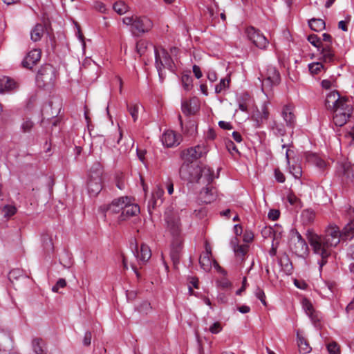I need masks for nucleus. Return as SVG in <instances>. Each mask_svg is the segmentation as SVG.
<instances>
[{"instance_id":"nucleus-39","label":"nucleus","mask_w":354,"mask_h":354,"mask_svg":"<svg viewBox=\"0 0 354 354\" xmlns=\"http://www.w3.org/2000/svg\"><path fill=\"white\" fill-rule=\"evenodd\" d=\"M344 235L346 239H351L354 236V219L351 221L343 230Z\"/></svg>"},{"instance_id":"nucleus-26","label":"nucleus","mask_w":354,"mask_h":354,"mask_svg":"<svg viewBox=\"0 0 354 354\" xmlns=\"http://www.w3.org/2000/svg\"><path fill=\"white\" fill-rule=\"evenodd\" d=\"M215 192L212 187L203 188L198 195V201L205 204L212 203L215 200Z\"/></svg>"},{"instance_id":"nucleus-15","label":"nucleus","mask_w":354,"mask_h":354,"mask_svg":"<svg viewBox=\"0 0 354 354\" xmlns=\"http://www.w3.org/2000/svg\"><path fill=\"white\" fill-rule=\"evenodd\" d=\"M125 197H120L113 200L111 203L108 205H103L100 207V209L106 214L111 215L118 214L120 212H122L123 206L124 205Z\"/></svg>"},{"instance_id":"nucleus-33","label":"nucleus","mask_w":354,"mask_h":354,"mask_svg":"<svg viewBox=\"0 0 354 354\" xmlns=\"http://www.w3.org/2000/svg\"><path fill=\"white\" fill-rule=\"evenodd\" d=\"M301 217L304 224H309L314 221L315 213L313 209H306L302 211Z\"/></svg>"},{"instance_id":"nucleus-21","label":"nucleus","mask_w":354,"mask_h":354,"mask_svg":"<svg viewBox=\"0 0 354 354\" xmlns=\"http://www.w3.org/2000/svg\"><path fill=\"white\" fill-rule=\"evenodd\" d=\"M163 194L164 189L160 186H156L152 192L151 198L149 200L148 203V207L149 209H154L157 206L160 205L163 202Z\"/></svg>"},{"instance_id":"nucleus-43","label":"nucleus","mask_w":354,"mask_h":354,"mask_svg":"<svg viewBox=\"0 0 354 354\" xmlns=\"http://www.w3.org/2000/svg\"><path fill=\"white\" fill-rule=\"evenodd\" d=\"M308 41L315 47L317 48L318 50H320L322 45V39L317 35L312 34L308 37Z\"/></svg>"},{"instance_id":"nucleus-40","label":"nucleus","mask_w":354,"mask_h":354,"mask_svg":"<svg viewBox=\"0 0 354 354\" xmlns=\"http://www.w3.org/2000/svg\"><path fill=\"white\" fill-rule=\"evenodd\" d=\"M297 344L299 348V350L304 353H309L310 351V347L307 343L306 340L302 337H298L297 338Z\"/></svg>"},{"instance_id":"nucleus-58","label":"nucleus","mask_w":354,"mask_h":354,"mask_svg":"<svg viewBox=\"0 0 354 354\" xmlns=\"http://www.w3.org/2000/svg\"><path fill=\"white\" fill-rule=\"evenodd\" d=\"M91 337H92L91 333L89 331L86 332L84 334V339H83L84 345L89 346L91 342Z\"/></svg>"},{"instance_id":"nucleus-19","label":"nucleus","mask_w":354,"mask_h":354,"mask_svg":"<svg viewBox=\"0 0 354 354\" xmlns=\"http://www.w3.org/2000/svg\"><path fill=\"white\" fill-rule=\"evenodd\" d=\"M198 181L197 183L209 185L213 180L214 176L211 169L207 166H199L196 169Z\"/></svg>"},{"instance_id":"nucleus-49","label":"nucleus","mask_w":354,"mask_h":354,"mask_svg":"<svg viewBox=\"0 0 354 354\" xmlns=\"http://www.w3.org/2000/svg\"><path fill=\"white\" fill-rule=\"evenodd\" d=\"M327 350L330 354H340L339 346L335 342L328 344Z\"/></svg>"},{"instance_id":"nucleus-53","label":"nucleus","mask_w":354,"mask_h":354,"mask_svg":"<svg viewBox=\"0 0 354 354\" xmlns=\"http://www.w3.org/2000/svg\"><path fill=\"white\" fill-rule=\"evenodd\" d=\"M255 296L261 301L263 305L266 306V295L262 289L257 288L255 290Z\"/></svg>"},{"instance_id":"nucleus-28","label":"nucleus","mask_w":354,"mask_h":354,"mask_svg":"<svg viewBox=\"0 0 354 354\" xmlns=\"http://www.w3.org/2000/svg\"><path fill=\"white\" fill-rule=\"evenodd\" d=\"M44 26L41 24H37L30 31L31 40L34 42L40 41L44 35Z\"/></svg>"},{"instance_id":"nucleus-2","label":"nucleus","mask_w":354,"mask_h":354,"mask_svg":"<svg viewBox=\"0 0 354 354\" xmlns=\"http://www.w3.org/2000/svg\"><path fill=\"white\" fill-rule=\"evenodd\" d=\"M165 221L167 224V228L171 234L175 236L170 252L171 258L174 264L177 263L179 261L180 254L181 251V241L177 237L179 234L180 230V218L178 216L174 214L166 213Z\"/></svg>"},{"instance_id":"nucleus-4","label":"nucleus","mask_w":354,"mask_h":354,"mask_svg":"<svg viewBox=\"0 0 354 354\" xmlns=\"http://www.w3.org/2000/svg\"><path fill=\"white\" fill-rule=\"evenodd\" d=\"M261 83V91L268 95L272 88L277 86L281 81V76L279 71L273 66H268L265 71L260 73L258 77Z\"/></svg>"},{"instance_id":"nucleus-59","label":"nucleus","mask_w":354,"mask_h":354,"mask_svg":"<svg viewBox=\"0 0 354 354\" xmlns=\"http://www.w3.org/2000/svg\"><path fill=\"white\" fill-rule=\"evenodd\" d=\"M287 200L290 205H297L299 199L293 194H289L287 196Z\"/></svg>"},{"instance_id":"nucleus-22","label":"nucleus","mask_w":354,"mask_h":354,"mask_svg":"<svg viewBox=\"0 0 354 354\" xmlns=\"http://www.w3.org/2000/svg\"><path fill=\"white\" fill-rule=\"evenodd\" d=\"M338 174L342 178V181L344 183L353 182L354 179L353 171L348 164H342L339 167Z\"/></svg>"},{"instance_id":"nucleus-34","label":"nucleus","mask_w":354,"mask_h":354,"mask_svg":"<svg viewBox=\"0 0 354 354\" xmlns=\"http://www.w3.org/2000/svg\"><path fill=\"white\" fill-rule=\"evenodd\" d=\"M230 77L223 78L220 80L219 84L215 86V93H221L225 91L230 86Z\"/></svg>"},{"instance_id":"nucleus-16","label":"nucleus","mask_w":354,"mask_h":354,"mask_svg":"<svg viewBox=\"0 0 354 354\" xmlns=\"http://www.w3.org/2000/svg\"><path fill=\"white\" fill-rule=\"evenodd\" d=\"M301 304L306 314L310 317L313 324L317 326L322 319L320 313L315 310L312 303L306 298L302 299Z\"/></svg>"},{"instance_id":"nucleus-60","label":"nucleus","mask_w":354,"mask_h":354,"mask_svg":"<svg viewBox=\"0 0 354 354\" xmlns=\"http://www.w3.org/2000/svg\"><path fill=\"white\" fill-rule=\"evenodd\" d=\"M294 284L295 285L296 287L301 290H305L307 288V284L304 281L295 279Z\"/></svg>"},{"instance_id":"nucleus-47","label":"nucleus","mask_w":354,"mask_h":354,"mask_svg":"<svg viewBox=\"0 0 354 354\" xmlns=\"http://www.w3.org/2000/svg\"><path fill=\"white\" fill-rule=\"evenodd\" d=\"M321 86L324 89H330L331 88L337 87L336 82L334 79L323 80L321 82Z\"/></svg>"},{"instance_id":"nucleus-55","label":"nucleus","mask_w":354,"mask_h":354,"mask_svg":"<svg viewBox=\"0 0 354 354\" xmlns=\"http://www.w3.org/2000/svg\"><path fill=\"white\" fill-rule=\"evenodd\" d=\"M274 177L279 183H284L286 178L283 174L278 169H274Z\"/></svg>"},{"instance_id":"nucleus-9","label":"nucleus","mask_w":354,"mask_h":354,"mask_svg":"<svg viewBox=\"0 0 354 354\" xmlns=\"http://www.w3.org/2000/svg\"><path fill=\"white\" fill-rule=\"evenodd\" d=\"M205 251L200 256L199 258L201 268L205 272H209L213 265L216 270H221L222 269L219 266L218 263L215 260L212 259V248L207 242H205Z\"/></svg>"},{"instance_id":"nucleus-42","label":"nucleus","mask_w":354,"mask_h":354,"mask_svg":"<svg viewBox=\"0 0 354 354\" xmlns=\"http://www.w3.org/2000/svg\"><path fill=\"white\" fill-rule=\"evenodd\" d=\"M308 68L310 73L317 75L324 68V65L320 62H313L308 64Z\"/></svg>"},{"instance_id":"nucleus-62","label":"nucleus","mask_w":354,"mask_h":354,"mask_svg":"<svg viewBox=\"0 0 354 354\" xmlns=\"http://www.w3.org/2000/svg\"><path fill=\"white\" fill-rule=\"evenodd\" d=\"M207 76L208 80L212 82H214L217 80V75L214 71H209Z\"/></svg>"},{"instance_id":"nucleus-14","label":"nucleus","mask_w":354,"mask_h":354,"mask_svg":"<svg viewBox=\"0 0 354 354\" xmlns=\"http://www.w3.org/2000/svg\"><path fill=\"white\" fill-rule=\"evenodd\" d=\"M139 212V206L134 204L131 198L126 196L124 205L120 216L118 217V220L120 222L125 221L131 216L137 215Z\"/></svg>"},{"instance_id":"nucleus-52","label":"nucleus","mask_w":354,"mask_h":354,"mask_svg":"<svg viewBox=\"0 0 354 354\" xmlns=\"http://www.w3.org/2000/svg\"><path fill=\"white\" fill-rule=\"evenodd\" d=\"M222 329L223 327L221 323L218 322H216L210 326L209 330L212 334H218L222 330Z\"/></svg>"},{"instance_id":"nucleus-48","label":"nucleus","mask_w":354,"mask_h":354,"mask_svg":"<svg viewBox=\"0 0 354 354\" xmlns=\"http://www.w3.org/2000/svg\"><path fill=\"white\" fill-rule=\"evenodd\" d=\"M136 49L137 53L140 55H142L147 49V41L143 39L138 41L136 45Z\"/></svg>"},{"instance_id":"nucleus-31","label":"nucleus","mask_w":354,"mask_h":354,"mask_svg":"<svg viewBox=\"0 0 354 354\" xmlns=\"http://www.w3.org/2000/svg\"><path fill=\"white\" fill-rule=\"evenodd\" d=\"M308 26L312 30L319 32L325 28L326 24L322 19L313 18L308 20Z\"/></svg>"},{"instance_id":"nucleus-57","label":"nucleus","mask_w":354,"mask_h":354,"mask_svg":"<svg viewBox=\"0 0 354 354\" xmlns=\"http://www.w3.org/2000/svg\"><path fill=\"white\" fill-rule=\"evenodd\" d=\"M226 147L231 153H233V152L239 153L237 147L232 141H228L226 143Z\"/></svg>"},{"instance_id":"nucleus-7","label":"nucleus","mask_w":354,"mask_h":354,"mask_svg":"<svg viewBox=\"0 0 354 354\" xmlns=\"http://www.w3.org/2000/svg\"><path fill=\"white\" fill-rule=\"evenodd\" d=\"M290 248L297 257L305 258L308 254V246L297 231L292 233L290 241Z\"/></svg>"},{"instance_id":"nucleus-54","label":"nucleus","mask_w":354,"mask_h":354,"mask_svg":"<svg viewBox=\"0 0 354 354\" xmlns=\"http://www.w3.org/2000/svg\"><path fill=\"white\" fill-rule=\"evenodd\" d=\"M66 286V280L64 279H59L56 283V284L52 288V290L55 292H57L60 288H64Z\"/></svg>"},{"instance_id":"nucleus-6","label":"nucleus","mask_w":354,"mask_h":354,"mask_svg":"<svg viewBox=\"0 0 354 354\" xmlns=\"http://www.w3.org/2000/svg\"><path fill=\"white\" fill-rule=\"evenodd\" d=\"M155 64L160 78H162V69L167 68L171 72L176 70L175 64L168 52L162 48H155Z\"/></svg>"},{"instance_id":"nucleus-20","label":"nucleus","mask_w":354,"mask_h":354,"mask_svg":"<svg viewBox=\"0 0 354 354\" xmlns=\"http://www.w3.org/2000/svg\"><path fill=\"white\" fill-rule=\"evenodd\" d=\"M40 58L41 50L37 48L33 49L28 53L22 62V65L25 68H32L40 60Z\"/></svg>"},{"instance_id":"nucleus-51","label":"nucleus","mask_w":354,"mask_h":354,"mask_svg":"<svg viewBox=\"0 0 354 354\" xmlns=\"http://www.w3.org/2000/svg\"><path fill=\"white\" fill-rule=\"evenodd\" d=\"M207 209L205 207H200L194 211V216L199 219H202L207 216Z\"/></svg>"},{"instance_id":"nucleus-36","label":"nucleus","mask_w":354,"mask_h":354,"mask_svg":"<svg viewBox=\"0 0 354 354\" xmlns=\"http://www.w3.org/2000/svg\"><path fill=\"white\" fill-rule=\"evenodd\" d=\"M113 8L118 14L122 15L128 11L129 7L124 1H119L113 4Z\"/></svg>"},{"instance_id":"nucleus-29","label":"nucleus","mask_w":354,"mask_h":354,"mask_svg":"<svg viewBox=\"0 0 354 354\" xmlns=\"http://www.w3.org/2000/svg\"><path fill=\"white\" fill-rule=\"evenodd\" d=\"M182 111L187 115H194L198 111V106L194 101H184L182 102Z\"/></svg>"},{"instance_id":"nucleus-24","label":"nucleus","mask_w":354,"mask_h":354,"mask_svg":"<svg viewBox=\"0 0 354 354\" xmlns=\"http://www.w3.org/2000/svg\"><path fill=\"white\" fill-rule=\"evenodd\" d=\"M134 255L140 263H145L151 258V252L147 245L142 243L140 249H137L136 252H134Z\"/></svg>"},{"instance_id":"nucleus-64","label":"nucleus","mask_w":354,"mask_h":354,"mask_svg":"<svg viewBox=\"0 0 354 354\" xmlns=\"http://www.w3.org/2000/svg\"><path fill=\"white\" fill-rule=\"evenodd\" d=\"M218 126L223 129H232V126L230 122L225 121H220L218 122Z\"/></svg>"},{"instance_id":"nucleus-35","label":"nucleus","mask_w":354,"mask_h":354,"mask_svg":"<svg viewBox=\"0 0 354 354\" xmlns=\"http://www.w3.org/2000/svg\"><path fill=\"white\" fill-rule=\"evenodd\" d=\"M0 212L5 218H10L15 215L17 212V208L12 205H6L0 209Z\"/></svg>"},{"instance_id":"nucleus-56","label":"nucleus","mask_w":354,"mask_h":354,"mask_svg":"<svg viewBox=\"0 0 354 354\" xmlns=\"http://www.w3.org/2000/svg\"><path fill=\"white\" fill-rule=\"evenodd\" d=\"M280 212L277 209H270L268 212V216L272 221H276L279 218Z\"/></svg>"},{"instance_id":"nucleus-25","label":"nucleus","mask_w":354,"mask_h":354,"mask_svg":"<svg viewBox=\"0 0 354 354\" xmlns=\"http://www.w3.org/2000/svg\"><path fill=\"white\" fill-rule=\"evenodd\" d=\"M102 188V178H88L87 189L90 196H96L101 192Z\"/></svg>"},{"instance_id":"nucleus-12","label":"nucleus","mask_w":354,"mask_h":354,"mask_svg":"<svg viewBox=\"0 0 354 354\" xmlns=\"http://www.w3.org/2000/svg\"><path fill=\"white\" fill-rule=\"evenodd\" d=\"M269 115L268 103L265 102L260 109H257L253 111L251 119L254 122V127L260 128L268 120Z\"/></svg>"},{"instance_id":"nucleus-32","label":"nucleus","mask_w":354,"mask_h":354,"mask_svg":"<svg viewBox=\"0 0 354 354\" xmlns=\"http://www.w3.org/2000/svg\"><path fill=\"white\" fill-rule=\"evenodd\" d=\"M270 128L273 133L277 136H283L286 133L285 125L277 121L272 122Z\"/></svg>"},{"instance_id":"nucleus-17","label":"nucleus","mask_w":354,"mask_h":354,"mask_svg":"<svg viewBox=\"0 0 354 354\" xmlns=\"http://www.w3.org/2000/svg\"><path fill=\"white\" fill-rule=\"evenodd\" d=\"M161 141L167 147H174L180 145L181 136L172 130H167L162 134Z\"/></svg>"},{"instance_id":"nucleus-1","label":"nucleus","mask_w":354,"mask_h":354,"mask_svg":"<svg viewBox=\"0 0 354 354\" xmlns=\"http://www.w3.org/2000/svg\"><path fill=\"white\" fill-rule=\"evenodd\" d=\"M306 235L314 253L321 257L318 263L319 270H322L326 264L328 258L331 255L333 248L340 242L339 229L336 225H329L324 235H318L309 230Z\"/></svg>"},{"instance_id":"nucleus-63","label":"nucleus","mask_w":354,"mask_h":354,"mask_svg":"<svg viewBox=\"0 0 354 354\" xmlns=\"http://www.w3.org/2000/svg\"><path fill=\"white\" fill-rule=\"evenodd\" d=\"M234 252L238 254L243 256L246 252V249L244 245H237V247L234 248Z\"/></svg>"},{"instance_id":"nucleus-3","label":"nucleus","mask_w":354,"mask_h":354,"mask_svg":"<svg viewBox=\"0 0 354 354\" xmlns=\"http://www.w3.org/2000/svg\"><path fill=\"white\" fill-rule=\"evenodd\" d=\"M122 23L130 26V31L132 35L136 36L149 32L153 26L152 21L149 18L136 15L123 17Z\"/></svg>"},{"instance_id":"nucleus-45","label":"nucleus","mask_w":354,"mask_h":354,"mask_svg":"<svg viewBox=\"0 0 354 354\" xmlns=\"http://www.w3.org/2000/svg\"><path fill=\"white\" fill-rule=\"evenodd\" d=\"M290 173L295 178H299L302 174L301 167L299 165H292L289 167Z\"/></svg>"},{"instance_id":"nucleus-23","label":"nucleus","mask_w":354,"mask_h":354,"mask_svg":"<svg viewBox=\"0 0 354 354\" xmlns=\"http://www.w3.org/2000/svg\"><path fill=\"white\" fill-rule=\"evenodd\" d=\"M342 97L337 91H333L326 96L324 104L328 110H333L342 101Z\"/></svg>"},{"instance_id":"nucleus-18","label":"nucleus","mask_w":354,"mask_h":354,"mask_svg":"<svg viewBox=\"0 0 354 354\" xmlns=\"http://www.w3.org/2000/svg\"><path fill=\"white\" fill-rule=\"evenodd\" d=\"M294 107L291 104L283 106L281 116L286 122V127L293 129L296 124V118L293 112Z\"/></svg>"},{"instance_id":"nucleus-44","label":"nucleus","mask_w":354,"mask_h":354,"mask_svg":"<svg viewBox=\"0 0 354 354\" xmlns=\"http://www.w3.org/2000/svg\"><path fill=\"white\" fill-rule=\"evenodd\" d=\"M181 81L185 91H189L192 88V77L190 75H183Z\"/></svg>"},{"instance_id":"nucleus-5","label":"nucleus","mask_w":354,"mask_h":354,"mask_svg":"<svg viewBox=\"0 0 354 354\" xmlns=\"http://www.w3.org/2000/svg\"><path fill=\"white\" fill-rule=\"evenodd\" d=\"M333 120L337 127L344 126L353 113L352 102L347 97H342V101L333 110Z\"/></svg>"},{"instance_id":"nucleus-13","label":"nucleus","mask_w":354,"mask_h":354,"mask_svg":"<svg viewBox=\"0 0 354 354\" xmlns=\"http://www.w3.org/2000/svg\"><path fill=\"white\" fill-rule=\"evenodd\" d=\"M246 33L249 39L259 48L264 49L268 44L266 37L254 27L246 29Z\"/></svg>"},{"instance_id":"nucleus-38","label":"nucleus","mask_w":354,"mask_h":354,"mask_svg":"<svg viewBox=\"0 0 354 354\" xmlns=\"http://www.w3.org/2000/svg\"><path fill=\"white\" fill-rule=\"evenodd\" d=\"M140 106L138 104H127V109L131 115L133 121H136L138 118V111Z\"/></svg>"},{"instance_id":"nucleus-8","label":"nucleus","mask_w":354,"mask_h":354,"mask_svg":"<svg viewBox=\"0 0 354 354\" xmlns=\"http://www.w3.org/2000/svg\"><path fill=\"white\" fill-rule=\"evenodd\" d=\"M55 80V71L50 64L42 66L36 76L37 83L40 87L53 84Z\"/></svg>"},{"instance_id":"nucleus-37","label":"nucleus","mask_w":354,"mask_h":354,"mask_svg":"<svg viewBox=\"0 0 354 354\" xmlns=\"http://www.w3.org/2000/svg\"><path fill=\"white\" fill-rule=\"evenodd\" d=\"M34 352L36 354H46L43 349L44 342L41 339L36 338L32 342Z\"/></svg>"},{"instance_id":"nucleus-11","label":"nucleus","mask_w":354,"mask_h":354,"mask_svg":"<svg viewBox=\"0 0 354 354\" xmlns=\"http://www.w3.org/2000/svg\"><path fill=\"white\" fill-rule=\"evenodd\" d=\"M207 152V149L205 145H198L184 150L181 155L185 162L192 163L194 160L201 158Z\"/></svg>"},{"instance_id":"nucleus-30","label":"nucleus","mask_w":354,"mask_h":354,"mask_svg":"<svg viewBox=\"0 0 354 354\" xmlns=\"http://www.w3.org/2000/svg\"><path fill=\"white\" fill-rule=\"evenodd\" d=\"M102 166L99 162H95L89 169L88 178H102Z\"/></svg>"},{"instance_id":"nucleus-46","label":"nucleus","mask_w":354,"mask_h":354,"mask_svg":"<svg viewBox=\"0 0 354 354\" xmlns=\"http://www.w3.org/2000/svg\"><path fill=\"white\" fill-rule=\"evenodd\" d=\"M178 120L180 121V127L182 128L183 131L185 133H189L190 135H193L194 133L195 132L196 129V127L195 126L194 122L190 121L189 122V129L187 130V128L185 129H184L182 118H181V116L180 115H178Z\"/></svg>"},{"instance_id":"nucleus-61","label":"nucleus","mask_w":354,"mask_h":354,"mask_svg":"<svg viewBox=\"0 0 354 354\" xmlns=\"http://www.w3.org/2000/svg\"><path fill=\"white\" fill-rule=\"evenodd\" d=\"M193 73L197 79H200L203 76L201 68L197 65L193 66Z\"/></svg>"},{"instance_id":"nucleus-41","label":"nucleus","mask_w":354,"mask_h":354,"mask_svg":"<svg viewBox=\"0 0 354 354\" xmlns=\"http://www.w3.org/2000/svg\"><path fill=\"white\" fill-rule=\"evenodd\" d=\"M34 127L33 122L29 118H24L21 124V129L24 133L30 132Z\"/></svg>"},{"instance_id":"nucleus-27","label":"nucleus","mask_w":354,"mask_h":354,"mask_svg":"<svg viewBox=\"0 0 354 354\" xmlns=\"http://www.w3.org/2000/svg\"><path fill=\"white\" fill-rule=\"evenodd\" d=\"M17 87V83L12 78L3 77L0 78V93L10 91Z\"/></svg>"},{"instance_id":"nucleus-10","label":"nucleus","mask_w":354,"mask_h":354,"mask_svg":"<svg viewBox=\"0 0 354 354\" xmlns=\"http://www.w3.org/2000/svg\"><path fill=\"white\" fill-rule=\"evenodd\" d=\"M199 165H194L189 162H185L179 169V175L181 179L189 183L198 181V172L196 169Z\"/></svg>"},{"instance_id":"nucleus-50","label":"nucleus","mask_w":354,"mask_h":354,"mask_svg":"<svg viewBox=\"0 0 354 354\" xmlns=\"http://www.w3.org/2000/svg\"><path fill=\"white\" fill-rule=\"evenodd\" d=\"M322 55V60L324 62H331L334 59V53L333 51H320Z\"/></svg>"}]
</instances>
